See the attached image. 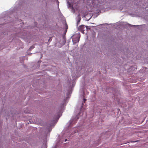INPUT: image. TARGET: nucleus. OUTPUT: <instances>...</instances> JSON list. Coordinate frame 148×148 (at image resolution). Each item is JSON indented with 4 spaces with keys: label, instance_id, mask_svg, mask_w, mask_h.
<instances>
[{
    "label": "nucleus",
    "instance_id": "1",
    "mask_svg": "<svg viewBox=\"0 0 148 148\" xmlns=\"http://www.w3.org/2000/svg\"><path fill=\"white\" fill-rule=\"evenodd\" d=\"M66 99H64L62 102L59 108L57 114L55 116L53 119L49 123H45L42 121H41L40 122L38 123V125L41 126L38 127L39 132H41L43 134H46L49 136L50 132L51 131L52 129L53 128L56 123L58 122L59 118L62 115L63 110L65 108V106L67 103Z\"/></svg>",
    "mask_w": 148,
    "mask_h": 148
},
{
    "label": "nucleus",
    "instance_id": "2",
    "mask_svg": "<svg viewBox=\"0 0 148 148\" xmlns=\"http://www.w3.org/2000/svg\"><path fill=\"white\" fill-rule=\"evenodd\" d=\"M86 100V99H84L81 107L79 109V112L77 115L73 116L67 123V127L64 129V131L62 133L64 134L62 136L63 137H67L69 135H73L74 134L79 132H79L83 131L82 127L81 126H78L76 127H73V125L75 124L77 122V120L79 119V116L80 115L83 107L84 103H85Z\"/></svg>",
    "mask_w": 148,
    "mask_h": 148
},
{
    "label": "nucleus",
    "instance_id": "3",
    "mask_svg": "<svg viewBox=\"0 0 148 148\" xmlns=\"http://www.w3.org/2000/svg\"><path fill=\"white\" fill-rule=\"evenodd\" d=\"M39 138L40 139H41V140L43 144V145L41 147V148H47V138L49 136L46 135V134H43V133L39 132L38 134Z\"/></svg>",
    "mask_w": 148,
    "mask_h": 148
},
{
    "label": "nucleus",
    "instance_id": "4",
    "mask_svg": "<svg viewBox=\"0 0 148 148\" xmlns=\"http://www.w3.org/2000/svg\"><path fill=\"white\" fill-rule=\"evenodd\" d=\"M73 37L72 38V41L74 44L79 42L80 37V34L79 33H77L73 35L71 37Z\"/></svg>",
    "mask_w": 148,
    "mask_h": 148
},
{
    "label": "nucleus",
    "instance_id": "5",
    "mask_svg": "<svg viewBox=\"0 0 148 148\" xmlns=\"http://www.w3.org/2000/svg\"><path fill=\"white\" fill-rule=\"evenodd\" d=\"M75 3V2H74L73 0H72L71 1L68 0L67 1L68 7L71 8L72 9L71 11L73 13H75V11L73 6L74 4Z\"/></svg>",
    "mask_w": 148,
    "mask_h": 148
},
{
    "label": "nucleus",
    "instance_id": "6",
    "mask_svg": "<svg viewBox=\"0 0 148 148\" xmlns=\"http://www.w3.org/2000/svg\"><path fill=\"white\" fill-rule=\"evenodd\" d=\"M92 3L96 6H98L99 4L103 2L104 0H92Z\"/></svg>",
    "mask_w": 148,
    "mask_h": 148
},
{
    "label": "nucleus",
    "instance_id": "7",
    "mask_svg": "<svg viewBox=\"0 0 148 148\" xmlns=\"http://www.w3.org/2000/svg\"><path fill=\"white\" fill-rule=\"evenodd\" d=\"M77 20V25L79 24L81 20V18L80 17V14H79L76 18Z\"/></svg>",
    "mask_w": 148,
    "mask_h": 148
},
{
    "label": "nucleus",
    "instance_id": "8",
    "mask_svg": "<svg viewBox=\"0 0 148 148\" xmlns=\"http://www.w3.org/2000/svg\"><path fill=\"white\" fill-rule=\"evenodd\" d=\"M85 27V26L83 25H82L79 27V29H84Z\"/></svg>",
    "mask_w": 148,
    "mask_h": 148
},
{
    "label": "nucleus",
    "instance_id": "9",
    "mask_svg": "<svg viewBox=\"0 0 148 148\" xmlns=\"http://www.w3.org/2000/svg\"><path fill=\"white\" fill-rule=\"evenodd\" d=\"M75 81L74 80H73L72 82V88H73L74 87L75 84Z\"/></svg>",
    "mask_w": 148,
    "mask_h": 148
},
{
    "label": "nucleus",
    "instance_id": "10",
    "mask_svg": "<svg viewBox=\"0 0 148 148\" xmlns=\"http://www.w3.org/2000/svg\"><path fill=\"white\" fill-rule=\"evenodd\" d=\"M64 23L65 24V26L66 27V30L64 32V34H65L67 32V30L68 28V26L67 24L66 23V22H64Z\"/></svg>",
    "mask_w": 148,
    "mask_h": 148
},
{
    "label": "nucleus",
    "instance_id": "11",
    "mask_svg": "<svg viewBox=\"0 0 148 148\" xmlns=\"http://www.w3.org/2000/svg\"><path fill=\"white\" fill-rule=\"evenodd\" d=\"M71 93V91H68V93H67V97H66V99H67V98H69V95H69V94H70V93Z\"/></svg>",
    "mask_w": 148,
    "mask_h": 148
},
{
    "label": "nucleus",
    "instance_id": "12",
    "mask_svg": "<svg viewBox=\"0 0 148 148\" xmlns=\"http://www.w3.org/2000/svg\"><path fill=\"white\" fill-rule=\"evenodd\" d=\"M85 27L86 30L89 29L90 28V27L89 26H85Z\"/></svg>",
    "mask_w": 148,
    "mask_h": 148
},
{
    "label": "nucleus",
    "instance_id": "13",
    "mask_svg": "<svg viewBox=\"0 0 148 148\" xmlns=\"http://www.w3.org/2000/svg\"><path fill=\"white\" fill-rule=\"evenodd\" d=\"M127 25H129L130 26H138V25H132L130 24H127Z\"/></svg>",
    "mask_w": 148,
    "mask_h": 148
},
{
    "label": "nucleus",
    "instance_id": "14",
    "mask_svg": "<svg viewBox=\"0 0 148 148\" xmlns=\"http://www.w3.org/2000/svg\"><path fill=\"white\" fill-rule=\"evenodd\" d=\"M51 40H52V37H50L49 38L48 40V41L49 42L50 41H51Z\"/></svg>",
    "mask_w": 148,
    "mask_h": 148
},
{
    "label": "nucleus",
    "instance_id": "15",
    "mask_svg": "<svg viewBox=\"0 0 148 148\" xmlns=\"http://www.w3.org/2000/svg\"><path fill=\"white\" fill-rule=\"evenodd\" d=\"M34 48V46H31V47H30V49H33Z\"/></svg>",
    "mask_w": 148,
    "mask_h": 148
},
{
    "label": "nucleus",
    "instance_id": "16",
    "mask_svg": "<svg viewBox=\"0 0 148 148\" xmlns=\"http://www.w3.org/2000/svg\"><path fill=\"white\" fill-rule=\"evenodd\" d=\"M57 2H58V6H59V2L58 1V0H57Z\"/></svg>",
    "mask_w": 148,
    "mask_h": 148
},
{
    "label": "nucleus",
    "instance_id": "17",
    "mask_svg": "<svg viewBox=\"0 0 148 148\" xmlns=\"http://www.w3.org/2000/svg\"><path fill=\"white\" fill-rule=\"evenodd\" d=\"M67 140V139H65L64 141V142H66V141Z\"/></svg>",
    "mask_w": 148,
    "mask_h": 148
}]
</instances>
